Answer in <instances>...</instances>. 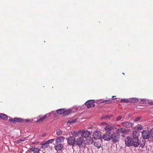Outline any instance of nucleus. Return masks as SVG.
<instances>
[{
  "instance_id": "f257e3e1",
  "label": "nucleus",
  "mask_w": 153,
  "mask_h": 153,
  "mask_svg": "<svg viewBox=\"0 0 153 153\" xmlns=\"http://www.w3.org/2000/svg\"><path fill=\"white\" fill-rule=\"evenodd\" d=\"M126 145L130 146L132 145L134 147H137L139 144V141L136 139H133L131 137H128L125 139Z\"/></svg>"
},
{
  "instance_id": "f03ea898",
  "label": "nucleus",
  "mask_w": 153,
  "mask_h": 153,
  "mask_svg": "<svg viewBox=\"0 0 153 153\" xmlns=\"http://www.w3.org/2000/svg\"><path fill=\"white\" fill-rule=\"evenodd\" d=\"M141 133L142 137L144 139L153 138V129H151L149 131L143 130Z\"/></svg>"
},
{
  "instance_id": "7ed1b4c3",
  "label": "nucleus",
  "mask_w": 153,
  "mask_h": 153,
  "mask_svg": "<svg viewBox=\"0 0 153 153\" xmlns=\"http://www.w3.org/2000/svg\"><path fill=\"white\" fill-rule=\"evenodd\" d=\"M85 141V140H84L81 137H80L75 139V144L79 146L80 147H83L85 146V144L84 143V141Z\"/></svg>"
},
{
  "instance_id": "20e7f679",
  "label": "nucleus",
  "mask_w": 153,
  "mask_h": 153,
  "mask_svg": "<svg viewBox=\"0 0 153 153\" xmlns=\"http://www.w3.org/2000/svg\"><path fill=\"white\" fill-rule=\"evenodd\" d=\"M81 137L83 139L84 138L87 139V138L89 137V136L91 134L90 132L87 130H81Z\"/></svg>"
},
{
  "instance_id": "39448f33",
  "label": "nucleus",
  "mask_w": 153,
  "mask_h": 153,
  "mask_svg": "<svg viewBox=\"0 0 153 153\" xmlns=\"http://www.w3.org/2000/svg\"><path fill=\"white\" fill-rule=\"evenodd\" d=\"M120 124L123 127L126 128H131L134 125V123L129 121L121 122Z\"/></svg>"
},
{
  "instance_id": "423d86ee",
  "label": "nucleus",
  "mask_w": 153,
  "mask_h": 153,
  "mask_svg": "<svg viewBox=\"0 0 153 153\" xmlns=\"http://www.w3.org/2000/svg\"><path fill=\"white\" fill-rule=\"evenodd\" d=\"M85 104L88 108L94 107L95 106L94 101V100H88L86 102Z\"/></svg>"
},
{
  "instance_id": "0eeeda50",
  "label": "nucleus",
  "mask_w": 153,
  "mask_h": 153,
  "mask_svg": "<svg viewBox=\"0 0 153 153\" xmlns=\"http://www.w3.org/2000/svg\"><path fill=\"white\" fill-rule=\"evenodd\" d=\"M116 128L115 125H111L108 124L105 127L104 129L106 131L109 132L111 131L112 130Z\"/></svg>"
},
{
  "instance_id": "6e6552de",
  "label": "nucleus",
  "mask_w": 153,
  "mask_h": 153,
  "mask_svg": "<svg viewBox=\"0 0 153 153\" xmlns=\"http://www.w3.org/2000/svg\"><path fill=\"white\" fill-rule=\"evenodd\" d=\"M119 136V134H118L117 133H113L111 135V138L112 140L114 142H118Z\"/></svg>"
},
{
  "instance_id": "1a4fd4ad",
  "label": "nucleus",
  "mask_w": 153,
  "mask_h": 153,
  "mask_svg": "<svg viewBox=\"0 0 153 153\" xmlns=\"http://www.w3.org/2000/svg\"><path fill=\"white\" fill-rule=\"evenodd\" d=\"M67 141L70 145L74 146L75 144V139L73 136H70L67 139Z\"/></svg>"
},
{
  "instance_id": "9d476101",
  "label": "nucleus",
  "mask_w": 153,
  "mask_h": 153,
  "mask_svg": "<svg viewBox=\"0 0 153 153\" xmlns=\"http://www.w3.org/2000/svg\"><path fill=\"white\" fill-rule=\"evenodd\" d=\"M111 133L110 132H106L102 136V138L105 140L109 141L111 138Z\"/></svg>"
},
{
  "instance_id": "9b49d317",
  "label": "nucleus",
  "mask_w": 153,
  "mask_h": 153,
  "mask_svg": "<svg viewBox=\"0 0 153 153\" xmlns=\"http://www.w3.org/2000/svg\"><path fill=\"white\" fill-rule=\"evenodd\" d=\"M101 136V132L99 131H96L93 134V137L95 139H99Z\"/></svg>"
},
{
  "instance_id": "f8f14e48",
  "label": "nucleus",
  "mask_w": 153,
  "mask_h": 153,
  "mask_svg": "<svg viewBox=\"0 0 153 153\" xmlns=\"http://www.w3.org/2000/svg\"><path fill=\"white\" fill-rule=\"evenodd\" d=\"M65 139V138L63 137H60L57 138L56 140V144H60V143L64 142Z\"/></svg>"
},
{
  "instance_id": "ddd939ff",
  "label": "nucleus",
  "mask_w": 153,
  "mask_h": 153,
  "mask_svg": "<svg viewBox=\"0 0 153 153\" xmlns=\"http://www.w3.org/2000/svg\"><path fill=\"white\" fill-rule=\"evenodd\" d=\"M140 132L137 131H134L133 132L132 135L133 136V139H136L138 140V137L139 136Z\"/></svg>"
},
{
  "instance_id": "4468645a",
  "label": "nucleus",
  "mask_w": 153,
  "mask_h": 153,
  "mask_svg": "<svg viewBox=\"0 0 153 153\" xmlns=\"http://www.w3.org/2000/svg\"><path fill=\"white\" fill-rule=\"evenodd\" d=\"M81 130L79 131H74L71 132V134L74 137H76L79 136V134H81Z\"/></svg>"
},
{
  "instance_id": "2eb2a0df",
  "label": "nucleus",
  "mask_w": 153,
  "mask_h": 153,
  "mask_svg": "<svg viewBox=\"0 0 153 153\" xmlns=\"http://www.w3.org/2000/svg\"><path fill=\"white\" fill-rule=\"evenodd\" d=\"M30 152L32 151L33 152V153H39V151H40V149L35 146H33L29 150Z\"/></svg>"
},
{
  "instance_id": "dca6fc26",
  "label": "nucleus",
  "mask_w": 153,
  "mask_h": 153,
  "mask_svg": "<svg viewBox=\"0 0 153 153\" xmlns=\"http://www.w3.org/2000/svg\"><path fill=\"white\" fill-rule=\"evenodd\" d=\"M63 147V145L62 144H58L55 146V149L57 151L61 150Z\"/></svg>"
},
{
  "instance_id": "f3484780",
  "label": "nucleus",
  "mask_w": 153,
  "mask_h": 153,
  "mask_svg": "<svg viewBox=\"0 0 153 153\" xmlns=\"http://www.w3.org/2000/svg\"><path fill=\"white\" fill-rule=\"evenodd\" d=\"M99 101L101 103H102L104 104H110L111 103L112 101L110 99L108 100H102L100 99L99 100Z\"/></svg>"
},
{
  "instance_id": "a211bd4d",
  "label": "nucleus",
  "mask_w": 153,
  "mask_h": 153,
  "mask_svg": "<svg viewBox=\"0 0 153 153\" xmlns=\"http://www.w3.org/2000/svg\"><path fill=\"white\" fill-rule=\"evenodd\" d=\"M138 100V99L136 98H129V102L131 103H134L137 102Z\"/></svg>"
},
{
  "instance_id": "6ab92c4d",
  "label": "nucleus",
  "mask_w": 153,
  "mask_h": 153,
  "mask_svg": "<svg viewBox=\"0 0 153 153\" xmlns=\"http://www.w3.org/2000/svg\"><path fill=\"white\" fill-rule=\"evenodd\" d=\"M0 119H2L4 120H6L7 119V115L4 114H0Z\"/></svg>"
},
{
  "instance_id": "aec40b11",
  "label": "nucleus",
  "mask_w": 153,
  "mask_h": 153,
  "mask_svg": "<svg viewBox=\"0 0 153 153\" xmlns=\"http://www.w3.org/2000/svg\"><path fill=\"white\" fill-rule=\"evenodd\" d=\"M86 139V142L88 144H91L93 143V140L92 138L89 137Z\"/></svg>"
},
{
  "instance_id": "412c9836",
  "label": "nucleus",
  "mask_w": 153,
  "mask_h": 153,
  "mask_svg": "<svg viewBox=\"0 0 153 153\" xmlns=\"http://www.w3.org/2000/svg\"><path fill=\"white\" fill-rule=\"evenodd\" d=\"M65 112V109H58L56 111V112L59 114H64Z\"/></svg>"
},
{
  "instance_id": "4be33fe9",
  "label": "nucleus",
  "mask_w": 153,
  "mask_h": 153,
  "mask_svg": "<svg viewBox=\"0 0 153 153\" xmlns=\"http://www.w3.org/2000/svg\"><path fill=\"white\" fill-rule=\"evenodd\" d=\"M77 119H71L70 120H69L68 122V123L71 124V123H75L76 122H77Z\"/></svg>"
},
{
  "instance_id": "5701e85b",
  "label": "nucleus",
  "mask_w": 153,
  "mask_h": 153,
  "mask_svg": "<svg viewBox=\"0 0 153 153\" xmlns=\"http://www.w3.org/2000/svg\"><path fill=\"white\" fill-rule=\"evenodd\" d=\"M47 117V115H44L42 118L40 119H39L36 122L37 123H39V122H42V121H43L46 117Z\"/></svg>"
},
{
  "instance_id": "b1692460",
  "label": "nucleus",
  "mask_w": 153,
  "mask_h": 153,
  "mask_svg": "<svg viewBox=\"0 0 153 153\" xmlns=\"http://www.w3.org/2000/svg\"><path fill=\"white\" fill-rule=\"evenodd\" d=\"M14 120L15 122H21L23 121V120L19 118H14Z\"/></svg>"
},
{
  "instance_id": "393cba45",
  "label": "nucleus",
  "mask_w": 153,
  "mask_h": 153,
  "mask_svg": "<svg viewBox=\"0 0 153 153\" xmlns=\"http://www.w3.org/2000/svg\"><path fill=\"white\" fill-rule=\"evenodd\" d=\"M121 102H129V98L122 99L121 100Z\"/></svg>"
},
{
  "instance_id": "a878e982",
  "label": "nucleus",
  "mask_w": 153,
  "mask_h": 153,
  "mask_svg": "<svg viewBox=\"0 0 153 153\" xmlns=\"http://www.w3.org/2000/svg\"><path fill=\"white\" fill-rule=\"evenodd\" d=\"M121 133H126L128 132L129 130L128 129L121 128Z\"/></svg>"
},
{
  "instance_id": "bb28decb",
  "label": "nucleus",
  "mask_w": 153,
  "mask_h": 153,
  "mask_svg": "<svg viewBox=\"0 0 153 153\" xmlns=\"http://www.w3.org/2000/svg\"><path fill=\"white\" fill-rule=\"evenodd\" d=\"M41 145L42 146V147L43 148H46L48 146V144L46 142L45 143L41 144Z\"/></svg>"
},
{
  "instance_id": "cd10ccee",
  "label": "nucleus",
  "mask_w": 153,
  "mask_h": 153,
  "mask_svg": "<svg viewBox=\"0 0 153 153\" xmlns=\"http://www.w3.org/2000/svg\"><path fill=\"white\" fill-rule=\"evenodd\" d=\"M71 112V111L68 110H65V112L64 113V115H68V114Z\"/></svg>"
},
{
  "instance_id": "c85d7f7f",
  "label": "nucleus",
  "mask_w": 153,
  "mask_h": 153,
  "mask_svg": "<svg viewBox=\"0 0 153 153\" xmlns=\"http://www.w3.org/2000/svg\"><path fill=\"white\" fill-rule=\"evenodd\" d=\"M54 140H55V139H50L49 140H48L46 141V142L48 144L50 143H52Z\"/></svg>"
},
{
  "instance_id": "c756f323",
  "label": "nucleus",
  "mask_w": 153,
  "mask_h": 153,
  "mask_svg": "<svg viewBox=\"0 0 153 153\" xmlns=\"http://www.w3.org/2000/svg\"><path fill=\"white\" fill-rule=\"evenodd\" d=\"M143 128V127L141 126H137L135 127V129L138 130H140Z\"/></svg>"
},
{
  "instance_id": "7c9ffc66",
  "label": "nucleus",
  "mask_w": 153,
  "mask_h": 153,
  "mask_svg": "<svg viewBox=\"0 0 153 153\" xmlns=\"http://www.w3.org/2000/svg\"><path fill=\"white\" fill-rule=\"evenodd\" d=\"M62 132L60 130H59L57 131L56 132V134L57 135H60L62 134Z\"/></svg>"
},
{
  "instance_id": "2f4dec72",
  "label": "nucleus",
  "mask_w": 153,
  "mask_h": 153,
  "mask_svg": "<svg viewBox=\"0 0 153 153\" xmlns=\"http://www.w3.org/2000/svg\"><path fill=\"white\" fill-rule=\"evenodd\" d=\"M141 118V117L140 116L137 117L136 118H135V119L134 120V122H138L140 120Z\"/></svg>"
},
{
  "instance_id": "473e14b6",
  "label": "nucleus",
  "mask_w": 153,
  "mask_h": 153,
  "mask_svg": "<svg viewBox=\"0 0 153 153\" xmlns=\"http://www.w3.org/2000/svg\"><path fill=\"white\" fill-rule=\"evenodd\" d=\"M112 116V115H106V116L103 117H102V119H107V118H109Z\"/></svg>"
},
{
  "instance_id": "72a5a7b5",
  "label": "nucleus",
  "mask_w": 153,
  "mask_h": 153,
  "mask_svg": "<svg viewBox=\"0 0 153 153\" xmlns=\"http://www.w3.org/2000/svg\"><path fill=\"white\" fill-rule=\"evenodd\" d=\"M121 130H122L121 128L117 129L116 131V133H117L118 134H119L120 133H122Z\"/></svg>"
},
{
  "instance_id": "f704fd0d",
  "label": "nucleus",
  "mask_w": 153,
  "mask_h": 153,
  "mask_svg": "<svg viewBox=\"0 0 153 153\" xmlns=\"http://www.w3.org/2000/svg\"><path fill=\"white\" fill-rule=\"evenodd\" d=\"M122 117L121 116H118L116 119V121H119L121 119Z\"/></svg>"
},
{
  "instance_id": "c9c22d12",
  "label": "nucleus",
  "mask_w": 153,
  "mask_h": 153,
  "mask_svg": "<svg viewBox=\"0 0 153 153\" xmlns=\"http://www.w3.org/2000/svg\"><path fill=\"white\" fill-rule=\"evenodd\" d=\"M25 140V139L24 138H22L21 139H20L17 140V142H23Z\"/></svg>"
},
{
  "instance_id": "e433bc0d",
  "label": "nucleus",
  "mask_w": 153,
  "mask_h": 153,
  "mask_svg": "<svg viewBox=\"0 0 153 153\" xmlns=\"http://www.w3.org/2000/svg\"><path fill=\"white\" fill-rule=\"evenodd\" d=\"M9 121L10 122H12L13 123H14L15 122V120H14V118L13 119H10L9 120Z\"/></svg>"
},
{
  "instance_id": "4c0bfd02",
  "label": "nucleus",
  "mask_w": 153,
  "mask_h": 153,
  "mask_svg": "<svg viewBox=\"0 0 153 153\" xmlns=\"http://www.w3.org/2000/svg\"><path fill=\"white\" fill-rule=\"evenodd\" d=\"M53 113H54V112L52 111V112L49 113L48 114H46L45 115H47V117H49L50 116H51L52 114H53Z\"/></svg>"
},
{
  "instance_id": "58836bf2",
  "label": "nucleus",
  "mask_w": 153,
  "mask_h": 153,
  "mask_svg": "<svg viewBox=\"0 0 153 153\" xmlns=\"http://www.w3.org/2000/svg\"><path fill=\"white\" fill-rule=\"evenodd\" d=\"M108 123H105V122H102L101 123L102 125H105L106 126H107V125H108Z\"/></svg>"
},
{
  "instance_id": "ea45409f",
  "label": "nucleus",
  "mask_w": 153,
  "mask_h": 153,
  "mask_svg": "<svg viewBox=\"0 0 153 153\" xmlns=\"http://www.w3.org/2000/svg\"><path fill=\"white\" fill-rule=\"evenodd\" d=\"M25 121L26 122H29L30 121V120H29V119H25Z\"/></svg>"
},
{
  "instance_id": "a19ab883",
  "label": "nucleus",
  "mask_w": 153,
  "mask_h": 153,
  "mask_svg": "<svg viewBox=\"0 0 153 153\" xmlns=\"http://www.w3.org/2000/svg\"><path fill=\"white\" fill-rule=\"evenodd\" d=\"M142 101L143 102V103H144V102H145L146 100L144 99H143V100H142Z\"/></svg>"
},
{
  "instance_id": "79ce46f5",
  "label": "nucleus",
  "mask_w": 153,
  "mask_h": 153,
  "mask_svg": "<svg viewBox=\"0 0 153 153\" xmlns=\"http://www.w3.org/2000/svg\"><path fill=\"white\" fill-rule=\"evenodd\" d=\"M57 114L55 113H54V114H53V115L54 116H56V115Z\"/></svg>"
},
{
  "instance_id": "37998d69",
  "label": "nucleus",
  "mask_w": 153,
  "mask_h": 153,
  "mask_svg": "<svg viewBox=\"0 0 153 153\" xmlns=\"http://www.w3.org/2000/svg\"><path fill=\"white\" fill-rule=\"evenodd\" d=\"M46 135V134H43L42 135V136L43 137H44L45 136V135Z\"/></svg>"
},
{
  "instance_id": "c03bdc74",
  "label": "nucleus",
  "mask_w": 153,
  "mask_h": 153,
  "mask_svg": "<svg viewBox=\"0 0 153 153\" xmlns=\"http://www.w3.org/2000/svg\"><path fill=\"white\" fill-rule=\"evenodd\" d=\"M100 146H97V147L98 148H99L100 147Z\"/></svg>"
},
{
  "instance_id": "a18cd8bd",
  "label": "nucleus",
  "mask_w": 153,
  "mask_h": 153,
  "mask_svg": "<svg viewBox=\"0 0 153 153\" xmlns=\"http://www.w3.org/2000/svg\"><path fill=\"white\" fill-rule=\"evenodd\" d=\"M116 97V96H113L112 97L113 98H114V97Z\"/></svg>"
},
{
  "instance_id": "49530a36",
  "label": "nucleus",
  "mask_w": 153,
  "mask_h": 153,
  "mask_svg": "<svg viewBox=\"0 0 153 153\" xmlns=\"http://www.w3.org/2000/svg\"><path fill=\"white\" fill-rule=\"evenodd\" d=\"M151 104V105H153V103H152V104Z\"/></svg>"
},
{
  "instance_id": "de8ad7c7",
  "label": "nucleus",
  "mask_w": 153,
  "mask_h": 153,
  "mask_svg": "<svg viewBox=\"0 0 153 153\" xmlns=\"http://www.w3.org/2000/svg\"><path fill=\"white\" fill-rule=\"evenodd\" d=\"M123 74H124V73H123Z\"/></svg>"
},
{
  "instance_id": "09e8293b",
  "label": "nucleus",
  "mask_w": 153,
  "mask_h": 153,
  "mask_svg": "<svg viewBox=\"0 0 153 153\" xmlns=\"http://www.w3.org/2000/svg\"><path fill=\"white\" fill-rule=\"evenodd\" d=\"M44 153V152H42V153Z\"/></svg>"
},
{
  "instance_id": "8fccbe9b",
  "label": "nucleus",
  "mask_w": 153,
  "mask_h": 153,
  "mask_svg": "<svg viewBox=\"0 0 153 153\" xmlns=\"http://www.w3.org/2000/svg\"><path fill=\"white\" fill-rule=\"evenodd\" d=\"M152 129H153V128H152Z\"/></svg>"
}]
</instances>
